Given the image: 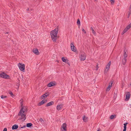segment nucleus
Listing matches in <instances>:
<instances>
[{
	"mask_svg": "<svg viewBox=\"0 0 131 131\" xmlns=\"http://www.w3.org/2000/svg\"><path fill=\"white\" fill-rule=\"evenodd\" d=\"M130 85H131V82H130Z\"/></svg>",
	"mask_w": 131,
	"mask_h": 131,
	"instance_id": "nucleus-44",
	"label": "nucleus"
},
{
	"mask_svg": "<svg viewBox=\"0 0 131 131\" xmlns=\"http://www.w3.org/2000/svg\"><path fill=\"white\" fill-rule=\"evenodd\" d=\"M22 107L20 110H21V111L24 112V113H26L27 111V107L24 106L23 107L22 106Z\"/></svg>",
	"mask_w": 131,
	"mask_h": 131,
	"instance_id": "nucleus-9",
	"label": "nucleus"
},
{
	"mask_svg": "<svg viewBox=\"0 0 131 131\" xmlns=\"http://www.w3.org/2000/svg\"><path fill=\"white\" fill-rule=\"evenodd\" d=\"M55 85L54 83H53L52 82H50L48 85L47 86L49 87H51L52 86H53Z\"/></svg>",
	"mask_w": 131,
	"mask_h": 131,
	"instance_id": "nucleus-17",
	"label": "nucleus"
},
{
	"mask_svg": "<svg viewBox=\"0 0 131 131\" xmlns=\"http://www.w3.org/2000/svg\"><path fill=\"white\" fill-rule=\"evenodd\" d=\"M61 129L62 131H67V125L66 123H63L62 125Z\"/></svg>",
	"mask_w": 131,
	"mask_h": 131,
	"instance_id": "nucleus-7",
	"label": "nucleus"
},
{
	"mask_svg": "<svg viewBox=\"0 0 131 131\" xmlns=\"http://www.w3.org/2000/svg\"><path fill=\"white\" fill-rule=\"evenodd\" d=\"M98 66H97V69H96V70H98Z\"/></svg>",
	"mask_w": 131,
	"mask_h": 131,
	"instance_id": "nucleus-42",
	"label": "nucleus"
},
{
	"mask_svg": "<svg viewBox=\"0 0 131 131\" xmlns=\"http://www.w3.org/2000/svg\"><path fill=\"white\" fill-rule=\"evenodd\" d=\"M130 14H131V13H129V12L128 13V16H127V17L128 18L129 17V16H130Z\"/></svg>",
	"mask_w": 131,
	"mask_h": 131,
	"instance_id": "nucleus-33",
	"label": "nucleus"
},
{
	"mask_svg": "<svg viewBox=\"0 0 131 131\" xmlns=\"http://www.w3.org/2000/svg\"><path fill=\"white\" fill-rule=\"evenodd\" d=\"M62 61L64 62H68V60L66 59H65L64 57H62Z\"/></svg>",
	"mask_w": 131,
	"mask_h": 131,
	"instance_id": "nucleus-20",
	"label": "nucleus"
},
{
	"mask_svg": "<svg viewBox=\"0 0 131 131\" xmlns=\"http://www.w3.org/2000/svg\"><path fill=\"white\" fill-rule=\"evenodd\" d=\"M32 125L31 123H28L27 124L26 126L28 127H30Z\"/></svg>",
	"mask_w": 131,
	"mask_h": 131,
	"instance_id": "nucleus-25",
	"label": "nucleus"
},
{
	"mask_svg": "<svg viewBox=\"0 0 131 131\" xmlns=\"http://www.w3.org/2000/svg\"><path fill=\"white\" fill-rule=\"evenodd\" d=\"M7 34H8V32H7Z\"/></svg>",
	"mask_w": 131,
	"mask_h": 131,
	"instance_id": "nucleus-46",
	"label": "nucleus"
},
{
	"mask_svg": "<svg viewBox=\"0 0 131 131\" xmlns=\"http://www.w3.org/2000/svg\"><path fill=\"white\" fill-rule=\"evenodd\" d=\"M18 127V125H17L15 124L13 125L12 127V129L13 130L16 129Z\"/></svg>",
	"mask_w": 131,
	"mask_h": 131,
	"instance_id": "nucleus-16",
	"label": "nucleus"
},
{
	"mask_svg": "<svg viewBox=\"0 0 131 131\" xmlns=\"http://www.w3.org/2000/svg\"><path fill=\"white\" fill-rule=\"evenodd\" d=\"M26 113H24V112L21 111V110H20L18 114V116L19 117L20 119L24 121L26 119Z\"/></svg>",
	"mask_w": 131,
	"mask_h": 131,
	"instance_id": "nucleus-2",
	"label": "nucleus"
},
{
	"mask_svg": "<svg viewBox=\"0 0 131 131\" xmlns=\"http://www.w3.org/2000/svg\"><path fill=\"white\" fill-rule=\"evenodd\" d=\"M126 129H124L123 131H126Z\"/></svg>",
	"mask_w": 131,
	"mask_h": 131,
	"instance_id": "nucleus-41",
	"label": "nucleus"
},
{
	"mask_svg": "<svg viewBox=\"0 0 131 131\" xmlns=\"http://www.w3.org/2000/svg\"><path fill=\"white\" fill-rule=\"evenodd\" d=\"M91 30H93V29L92 27H91Z\"/></svg>",
	"mask_w": 131,
	"mask_h": 131,
	"instance_id": "nucleus-40",
	"label": "nucleus"
},
{
	"mask_svg": "<svg viewBox=\"0 0 131 131\" xmlns=\"http://www.w3.org/2000/svg\"><path fill=\"white\" fill-rule=\"evenodd\" d=\"M18 66L20 70L23 72L24 71L25 68V65L24 64L19 63L18 64Z\"/></svg>",
	"mask_w": 131,
	"mask_h": 131,
	"instance_id": "nucleus-3",
	"label": "nucleus"
},
{
	"mask_svg": "<svg viewBox=\"0 0 131 131\" xmlns=\"http://www.w3.org/2000/svg\"><path fill=\"white\" fill-rule=\"evenodd\" d=\"M97 131H99V130H97Z\"/></svg>",
	"mask_w": 131,
	"mask_h": 131,
	"instance_id": "nucleus-47",
	"label": "nucleus"
},
{
	"mask_svg": "<svg viewBox=\"0 0 131 131\" xmlns=\"http://www.w3.org/2000/svg\"><path fill=\"white\" fill-rule=\"evenodd\" d=\"M58 30V28H56L50 32L51 38L53 42H55L56 41Z\"/></svg>",
	"mask_w": 131,
	"mask_h": 131,
	"instance_id": "nucleus-1",
	"label": "nucleus"
},
{
	"mask_svg": "<svg viewBox=\"0 0 131 131\" xmlns=\"http://www.w3.org/2000/svg\"><path fill=\"white\" fill-rule=\"evenodd\" d=\"M48 94L47 93V94H46V95H47Z\"/></svg>",
	"mask_w": 131,
	"mask_h": 131,
	"instance_id": "nucleus-45",
	"label": "nucleus"
},
{
	"mask_svg": "<svg viewBox=\"0 0 131 131\" xmlns=\"http://www.w3.org/2000/svg\"><path fill=\"white\" fill-rule=\"evenodd\" d=\"M128 29L125 28L124 30L123 31L122 34V35H123L127 31H128Z\"/></svg>",
	"mask_w": 131,
	"mask_h": 131,
	"instance_id": "nucleus-22",
	"label": "nucleus"
},
{
	"mask_svg": "<svg viewBox=\"0 0 131 131\" xmlns=\"http://www.w3.org/2000/svg\"><path fill=\"white\" fill-rule=\"evenodd\" d=\"M128 12L129 13H131V8H129V10Z\"/></svg>",
	"mask_w": 131,
	"mask_h": 131,
	"instance_id": "nucleus-38",
	"label": "nucleus"
},
{
	"mask_svg": "<svg viewBox=\"0 0 131 131\" xmlns=\"http://www.w3.org/2000/svg\"><path fill=\"white\" fill-rule=\"evenodd\" d=\"M82 31H84V32L85 33H86V31H85L84 29L83 28H82Z\"/></svg>",
	"mask_w": 131,
	"mask_h": 131,
	"instance_id": "nucleus-36",
	"label": "nucleus"
},
{
	"mask_svg": "<svg viewBox=\"0 0 131 131\" xmlns=\"http://www.w3.org/2000/svg\"><path fill=\"white\" fill-rule=\"evenodd\" d=\"M54 103V102L53 101H51L50 102L48 103L46 105V106H49L51 105H53Z\"/></svg>",
	"mask_w": 131,
	"mask_h": 131,
	"instance_id": "nucleus-18",
	"label": "nucleus"
},
{
	"mask_svg": "<svg viewBox=\"0 0 131 131\" xmlns=\"http://www.w3.org/2000/svg\"><path fill=\"white\" fill-rule=\"evenodd\" d=\"M112 83H113V82H112L111 83H109L108 86L106 90V91H107V92L108 91L110 90L111 89V87L112 86Z\"/></svg>",
	"mask_w": 131,
	"mask_h": 131,
	"instance_id": "nucleus-12",
	"label": "nucleus"
},
{
	"mask_svg": "<svg viewBox=\"0 0 131 131\" xmlns=\"http://www.w3.org/2000/svg\"><path fill=\"white\" fill-rule=\"evenodd\" d=\"M39 121L40 122L41 124H43L44 123V121L42 118H41L39 119Z\"/></svg>",
	"mask_w": 131,
	"mask_h": 131,
	"instance_id": "nucleus-29",
	"label": "nucleus"
},
{
	"mask_svg": "<svg viewBox=\"0 0 131 131\" xmlns=\"http://www.w3.org/2000/svg\"><path fill=\"white\" fill-rule=\"evenodd\" d=\"M124 58H126L127 56V53H126V52L125 51V50L124 51Z\"/></svg>",
	"mask_w": 131,
	"mask_h": 131,
	"instance_id": "nucleus-24",
	"label": "nucleus"
},
{
	"mask_svg": "<svg viewBox=\"0 0 131 131\" xmlns=\"http://www.w3.org/2000/svg\"><path fill=\"white\" fill-rule=\"evenodd\" d=\"M7 96H6L2 95L1 96V97L2 99L5 98Z\"/></svg>",
	"mask_w": 131,
	"mask_h": 131,
	"instance_id": "nucleus-32",
	"label": "nucleus"
},
{
	"mask_svg": "<svg viewBox=\"0 0 131 131\" xmlns=\"http://www.w3.org/2000/svg\"><path fill=\"white\" fill-rule=\"evenodd\" d=\"M116 117L115 115H111V116H110V118L111 119H113L114 117Z\"/></svg>",
	"mask_w": 131,
	"mask_h": 131,
	"instance_id": "nucleus-26",
	"label": "nucleus"
},
{
	"mask_svg": "<svg viewBox=\"0 0 131 131\" xmlns=\"http://www.w3.org/2000/svg\"><path fill=\"white\" fill-rule=\"evenodd\" d=\"M130 27H131V24H129L126 27V28L128 29V30L129 29Z\"/></svg>",
	"mask_w": 131,
	"mask_h": 131,
	"instance_id": "nucleus-27",
	"label": "nucleus"
},
{
	"mask_svg": "<svg viewBox=\"0 0 131 131\" xmlns=\"http://www.w3.org/2000/svg\"><path fill=\"white\" fill-rule=\"evenodd\" d=\"M127 61V59L126 58H123L122 60V64L124 65L125 64Z\"/></svg>",
	"mask_w": 131,
	"mask_h": 131,
	"instance_id": "nucleus-15",
	"label": "nucleus"
},
{
	"mask_svg": "<svg viewBox=\"0 0 131 131\" xmlns=\"http://www.w3.org/2000/svg\"><path fill=\"white\" fill-rule=\"evenodd\" d=\"M112 4L113 3H114V0H110Z\"/></svg>",
	"mask_w": 131,
	"mask_h": 131,
	"instance_id": "nucleus-35",
	"label": "nucleus"
},
{
	"mask_svg": "<svg viewBox=\"0 0 131 131\" xmlns=\"http://www.w3.org/2000/svg\"><path fill=\"white\" fill-rule=\"evenodd\" d=\"M33 52L36 54L38 55L39 54V52L38 50L37 49H34L33 50Z\"/></svg>",
	"mask_w": 131,
	"mask_h": 131,
	"instance_id": "nucleus-13",
	"label": "nucleus"
},
{
	"mask_svg": "<svg viewBox=\"0 0 131 131\" xmlns=\"http://www.w3.org/2000/svg\"><path fill=\"white\" fill-rule=\"evenodd\" d=\"M86 55L84 52H82L81 53V56L80 57V60L81 61H84L86 59Z\"/></svg>",
	"mask_w": 131,
	"mask_h": 131,
	"instance_id": "nucleus-5",
	"label": "nucleus"
},
{
	"mask_svg": "<svg viewBox=\"0 0 131 131\" xmlns=\"http://www.w3.org/2000/svg\"><path fill=\"white\" fill-rule=\"evenodd\" d=\"M47 102V100L44 99L43 100H42L41 102H39L38 105L39 106H40L41 105L46 103Z\"/></svg>",
	"mask_w": 131,
	"mask_h": 131,
	"instance_id": "nucleus-8",
	"label": "nucleus"
},
{
	"mask_svg": "<svg viewBox=\"0 0 131 131\" xmlns=\"http://www.w3.org/2000/svg\"><path fill=\"white\" fill-rule=\"evenodd\" d=\"M87 117L84 116L83 118V120L84 122H86L87 121Z\"/></svg>",
	"mask_w": 131,
	"mask_h": 131,
	"instance_id": "nucleus-21",
	"label": "nucleus"
},
{
	"mask_svg": "<svg viewBox=\"0 0 131 131\" xmlns=\"http://www.w3.org/2000/svg\"><path fill=\"white\" fill-rule=\"evenodd\" d=\"M46 94H47V93H45L44 94H43L41 96V99H43L45 97H46L48 96V94L47 95H46Z\"/></svg>",
	"mask_w": 131,
	"mask_h": 131,
	"instance_id": "nucleus-19",
	"label": "nucleus"
},
{
	"mask_svg": "<svg viewBox=\"0 0 131 131\" xmlns=\"http://www.w3.org/2000/svg\"><path fill=\"white\" fill-rule=\"evenodd\" d=\"M111 62L110 61V62H108V64H107L106 67V68H105V70H104V73H107V72H108V70L109 69V68L110 67V64H111Z\"/></svg>",
	"mask_w": 131,
	"mask_h": 131,
	"instance_id": "nucleus-6",
	"label": "nucleus"
},
{
	"mask_svg": "<svg viewBox=\"0 0 131 131\" xmlns=\"http://www.w3.org/2000/svg\"><path fill=\"white\" fill-rule=\"evenodd\" d=\"M0 77L3 78L8 79L9 78V76L4 72H3L0 73Z\"/></svg>",
	"mask_w": 131,
	"mask_h": 131,
	"instance_id": "nucleus-4",
	"label": "nucleus"
},
{
	"mask_svg": "<svg viewBox=\"0 0 131 131\" xmlns=\"http://www.w3.org/2000/svg\"><path fill=\"white\" fill-rule=\"evenodd\" d=\"M8 93L12 97H13L14 95L13 94V93L11 91H9Z\"/></svg>",
	"mask_w": 131,
	"mask_h": 131,
	"instance_id": "nucleus-30",
	"label": "nucleus"
},
{
	"mask_svg": "<svg viewBox=\"0 0 131 131\" xmlns=\"http://www.w3.org/2000/svg\"><path fill=\"white\" fill-rule=\"evenodd\" d=\"M26 126H25V125H24L23 126L21 127V128H24L25 127H26Z\"/></svg>",
	"mask_w": 131,
	"mask_h": 131,
	"instance_id": "nucleus-39",
	"label": "nucleus"
},
{
	"mask_svg": "<svg viewBox=\"0 0 131 131\" xmlns=\"http://www.w3.org/2000/svg\"><path fill=\"white\" fill-rule=\"evenodd\" d=\"M20 104H21V107L22 106H23V100L22 99H21L20 100Z\"/></svg>",
	"mask_w": 131,
	"mask_h": 131,
	"instance_id": "nucleus-31",
	"label": "nucleus"
},
{
	"mask_svg": "<svg viewBox=\"0 0 131 131\" xmlns=\"http://www.w3.org/2000/svg\"><path fill=\"white\" fill-rule=\"evenodd\" d=\"M130 96V94L129 92H128L127 94L126 95V101H128L129 99Z\"/></svg>",
	"mask_w": 131,
	"mask_h": 131,
	"instance_id": "nucleus-14",
	"label": "nucleus"
},
{
	"mask_svg": "<svg viewBox=\"0 0 131 131\" xmlns=\"http://www.w3.org/2000/svg\"><path fill=\"white\" fill-rule=\"evenodd\" d=\"M92 32L93 33V34L95 35V32L94 31V30H92Z\"/></svg>",
	"mask_w": 131,
	"mask_h": 131,
	"instance_id": "nucleus-34",
	"label": "nucleus"
},
{
	"mask_svg": "<svg viewBox=\"0 0 131 131\" xmlns=\"http://www.w3.org/2000/svg\"><path fill=\"white\" fill-rule=\"evenodd\" d=\"M71 50L72 51L74 52H75L76 50V48L74 46L73 44L72 43H71Z\"/></svg>",
	"mask_w": 131,
	"mask_h": 131,
	"instance_id": "nucleus-10",
	"label": "nucleus"
},
{
	"mask_svg": "<svg viewBox=\"0 0 131 131\" xmlns=\"http://www.w3.org/2000/svg\"><path fill=\"white\" fill-rule=\"evenodd\" d=\"M7 129L6 128H5L3 130V131H7Z\"/></svg>",
	"mask_w": 131,
	"mask_h": 131,
	"instance_id": "nucleus-37",
	"label": "nucleus"
},
{
	"mask_svg": "<svg viewBox=\"0 0 131 131\" xmlns=\"http://www.w3.org/2000/svg\"><path fill=\"white\" fill-rule=\"evenodd\" d=\"M77 23L79 26L80 25V22L79 19H78L77 21Z\"/></svg>",
	"mask_w": 131,
	"mask_h": 131,
	"instance_id": "nucleus-23",
	"label": "nucleus"
},
{
	"mask_svg": "<svg viewBox=\"0 0 131 131\" xmlns=\"http://www.w3.org/2000/svg\"><path fill=\"white\" fill-rule=\"evenodd\" d=\"M63 107V105L62 104H60L58 105L57 106V110L59 111L62 109Z\"/></svg>",
	"mask_w": 131,
	"mask_h": 131,
	"instance_id": "nucleus-11",
	"label": "nucleus"
},
{
	"mask_svg": "<svg viewBox=\"0 0 131 131\" xmlns=\"http://www.w3.org/2000/svg\"><path fill=\"white\" fill-rule=\"evenodd\" d=\"M129 8H131V4L130 5V7Z\"/></svg>",
	"mask_w": 131,
	"mask_h": 131,
	"instance_id": "nucleus-43",
	"label": "nucleus"
},
{
	"mask_svg": "<svg viewBox=\"0 0 131 131\" xmlns=\"http://www.w3.org/2000/svg\"><path fill=\"white\" fill-rule=\"evenodd\" d=\"M128 124L127 123H126L124 124V129H126V125Z\"/></svg>",
	"mask_w": 131,
	"mask_h": 131,
	"instance_id": "nucleus-28",
	"label": "nucleus"
}]
</instances>
